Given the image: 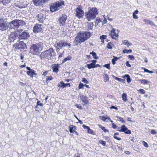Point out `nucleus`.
<instances>
[{
    "instance_id": "nucleus-1",
    "label": "nucleus",
    "mask_w": 157,
    "mask_h": 157,
    "mask_svg": "<svg viewBox=\"0 0 157 157\" xmlns=\"http://www.w3.org/2000/svg\"><path fill=\"white\" fill-rule=\"evenodd\" d=\"M7 19L6 14L3 13H0V30L6 31L10 28L9 22L7 21Z\"/></svg>"
},
{
    "instance_id": "nucleus-2",
    "label": "nucleus",
    "mask_w": 157,
    "mask_h": 157,
    "mask_svg": "<svg viewBox=\"0 0 157 157\" xmlns=\"http://www.w3.org/2000/svg\"><path fill=\"white\" fill-rule=\"evenodd\" d=\"M56 56V53L53 48H50L49 49L43 52L39 56L41 59H51V58Z\"/></svg>"
},
{
    "instance_id": "nucleus-3",
    "label": "nucleus",
    "mask_w": 157,
    "mask_h": 157,
    "mask_svg": "<svg viewBox=\"0 0 157 157\" xmlns=\"http://www.w3.org/2000/svg\"><path fill=\"white\" fill-rule=\"evenodd\" d=\"M44 46L41 42L33 44L30 48L31 52L34 55H38L43 49Z\"/></svg>"
},
{
    "instance_id": "nucleus-4",
    "label": "nucleus",
    "mask_w": 157,
    "mask_h": 157,
    "mask_svg": "<svg viewBox=\"0 0 157 157\" xmlns=\"http://www.w3.org/2000/svg\"><path fill=\"white\" fill-rule=\"evenodd\" d=\"M25 22L22 20L15 19L9 22L10 29H17L21 26L25 25Z\"/></svg>"
},
{
    "instance_id": "nucleus-5",
    "label": "nucleus",
    "mask_w": 157,
    "mask_h": 157,
    "mask_svg": "<svg viewBox=\"0 0 157 157\" xmlns=\"http://www.w3.org/2000/svg\"><path fill=\"white\" fill-rule=\"evenodd\" d=\"M98 14L97 9L96 8H93L86 13V17L88 21L94 19L96 15Z\"/></svg>"
},
{
    "instance_id": "nucleus-6",
    "label": "nucleus",
    "mask_w": 157,
    "mask_h": 157,
    "mask_svg": "<svg viewBox=\"0 0 157 157\" xmlns=\"http://www.w3.org/2000/svg\"><path fill=\"white\" fill-rule=\"evenodd\" d=\"M67 46H68L69 48H70L71 47V45L70 43L63 40H61L59 41L55 45V47L59 48L61 49Z\"/></svg>"
},
{
    "instance_id": "nucleus-7",
    "label": "nucleus",
    "mask_w": 157,
    "mask_h": 157,
    "mask_svg": "<svg viewBox=\"0 0 157 157\" xmlns=\"http://www.w3.org/2000/svg\"><path fill=\"white\" fill-rule=\"evenodd\" d=\"M30 37L29 33L25 30L19 35L18 38L19 40L21 39L26 40L28 39Z\"/></svg>"
},
{
    "instance_id": "nucleus-8",
    "label": "nucleus",
    "mask_w": 157,
    "mask_h": 157,
    "mask_svg": "<svg viewBox=\"0 0 157 157\" xmlns=\"http://www.w3.org/2000/svg\"><path fill=\"white\" fill-rule=\"evenodd\" d=\"M67 18V16L65 14H63L60 17L58 22L60 26L65 25Z\"/></svg>"
},
{
    "instance_id": "nucleus-9",
    "label": "nucleus",
    "mask_w": 157,
    "mask_h": 157,
    "mask_svg": "<svg viewBox=\"0 0 157 157\" xmlns=\"http://www.w3.org/2000/svg\"><path fill=\"white\" fill-rule=\"evenodd\" d=\"M80 34L82 38H83V39L84 40V41L88 39L92 35L93 32L88 31H85L82 33H79Z\"/></svg>"
},
{
    "instance_id": "nucleus-10",
    "label": "nucleus",
    "mask_w": 157,
    "mask_h": 157,
    "mask_svg": "<svg viewBox=\"0 0 157 157\" xmlns=\"http://www.w3.org/2000/svg\"><path fill=\"white\" fill-rule=\"evenodd\" d=\"M15 46H16L15 48L17 49H24L27 48L26 44L22 41H21L18 43L15 44Z\"/></svg>"
},
{
    "instance_id": "nucleus-11",
    "label": "nucleus",
    "mask_w": 157,
    "mask_h": 157,
    "mask_svg": "<svg viewBox=\"0 0 157 157\" xmlns=\"http://www.w3.org/2000/svg\"><path fill=\"white\" fill-rule=\"evenodd\" d=\"M18 36H19L16 33L12 32L9 36V40L10 42H14L15 40L17 39V41H19L18 38Z\"/></svg>"
},
{
    "instance_id": "nucleus-12",
    "label": "nucleus",
    "mask_w": 157,
    "mask_h": 157,
    "mask_svg": "<svg viewBox=\"0 0 157 157\" xmlns=\"http://www.w3.org/2000/svg\"><path fill=\"white\" fill-rule=\"evenodd\" d=\"M49 0H33V3L36 6H42L43 4L47 3Z\"/></svg>"
},
{
    "instance_id": "nucleus-13",
    "label": "nucleus",
    "mask_w": 157,
    "mask_h": 157,
    "mask_svg": "<svg viewBox=\"0 0 157 157\" xmlns=\"http://www.w3.org/2000/svg\"><path fill=\"white\" fill-rule=\"evenodd\" d=\"M118 131L120 132H124L126 134H131V131L130 130H128V128L125 125H122L121 128L119 127L118 128Z\"/></svg>"
},
{
    "instance_id": "nucleus-14",
    "label": "nucleus",
    "mask_w": 157,
    "mask_h": 157,
    "mask_svg": "<svg viewBox=\"0 0 157 157\" xmlns=\"http://www.w3.org/2000/svg\"><path fill=\"white\" fill-rule=\"evenodd\" d=\"M76 12L75 16L79 18H82L84 15V12L80 8H77L75 10Z\"/></svg>"
},
{
    "instance_id": "nucleus-15",
    "label": "nucleus",
    "mask_w": 157,
    "mask_h": 157,
    "mask_svg": "<svg viewBox=\"0 0 157 157\" xmlns=\"http://www.w3.org/2000/svg\"><path fill=\"white\" fill-rule=\"evenodd\" d=\"M42 25L38 24H36L33 28V32L35 33L42 32Z\"/></svg>"
},
{
    "instance_id": "nucleus-16",
    "label": "nucleus",
    "mask_w": 157,
    "mask_h": 157,
    "mask_svg": "<svg viewBox=\"0 0 157 157\" xmlns=\"http://www.w3.org/2000/svg\"><path fill=\"white\" fill-rule=\"evenodd\" d=\"M46 17V15L42 13H40L36 16L37 19L40 23H43Z\"/></svg>"
},
{
    "instance_id": "nucleus-17",
    "label": "nucleus",
    "mask_w": 157,
    "mask_h": 157,
    "mask_svg": "<svg viewBox=\"0 0 157 157\" xmlns=\"http://www.w3.org/2000/svg\"><path fill=\"white\" fill-rule=\"evenodd\" d=\"M80 33L78 34L77 36L75 37V40L74 41V43L77 45L80 42H84V40L83 39Z\"/></svg>"
},
{
    "instance_id": "nucleus-18",
    "label": "nucleus",
    "mask_w": 157,
    "mask_h": 157,
    "mask_svg": "<svg viewBox=\"0 0 157 157\" xmlns=\"http://www.w3.org/2000/svg\"><path fill=\"white\" fill-rule=\"evenodd\" d=\"M26 73L28 75L30 76L31 78H33V75H37V74L35 72V71L33 69H32L30 71H27Z\"/></svg>"
},
{
    "instance_id": "nucleus-19",
    "label": "nucleus",
    "mask_w": 157,
    "mask_h": 157,
    "mask_svg": "<svg viewBox=\"0 0 157 157\" xmlns=\"http://www.w3.org/2000/svg\"><path fill=\"white\" fill-rule=\"evenodd\" d=\"M82 101L83 103L82 105L85 106L88 103V98L86 96H82L81 98Z\"/></svg>"
},
{
    "instance_id": "nucleus-20",
    "label": "nucleus",
    "mask_w": 157,
    "mask_h": 157,
    "mask_svg": "<svg viewBox=\"0 0 157 157\" xmlns=\"http://www.w3.org/2000/svg\"><path fill=\"white\" fill-rule=\"evenodd\" d=\"M56 3H55L53 6L50 7V10L51 12H54L59 9Z\"/></svg>"
},
{
    "instance_id": "nucleus-21",
    "label": "nucleus",
    "mask_w": 157,
    "mask_h": 157,
    "mask_svg": "<svg viewBox=\"0 0 157 157\" xmlns=\"http://www.w3.org/2000/svg\"><path fill=\"white\" fill-rule=\"evenodd\" d=\"M52 70L53 72L57 73L59 70L58 68L59 67L58 64H54L53 65Z\"/></svg>"
},
{
    "instance_id": "nucleus-22",
    "label": "nucleus",
    "mask_w": 157,
    "mask_h": 157,
    "mask_svg": "<svg viewBox=\"0 0 157 157\" xmlns=\"http://www.w3.org/2000/svg\"><path fill=\"white\" fill-rule=\"evenodd\" d=\"M93 22H89L87 24V28L86 29V30L87 31H89L90 30H92L94 26Z\"/></svg>"
},
{
    "instance_id": "nucleus-23",
    "label": "nucleus",
    "mask_w": 157,
    "mask_h": 157,
    "mask_svg": "<svg viewBox=\"0 0 157 157\" xmlns=\"http://www.w3.org/2000/svg\"><path fill=\"white\" fill-rule=\"evenodd\" d=\"M122 42L123 44L126 45L128 47H129V46L132 45V44L130 42H129L128 40H123L122 41Z\"/></svg>"
},
{
    "instance_id": "nucleus-24",
    "label": "nucleus",
    "mask_w": 157,
    "mask_h": 157,
    "mask_svg": "<svg viewBox=\"0 0 157 157\" xmlns=\"http://www.w3.org/2000/svg\"><path fill=\"white\" fill-rule=\"evenodd\" d=\"M116 31L115 29H113L112 30H111L110 33L109 34V35L112 37L113 39H115V40H117V38L113 36V33H115Z\"/></svg>"
},
{
    "instance_id": "nucleus-25",
    "label": "nucleus",
    "mask_w": 157,
    "mask_h": 157,
    "mask_svg": "<svg viewBox=\"0 0 157 157\" xmlns=\"http://www.w3.org/2000/svg\"><path fill=\"white\" fill-rule=\"evenodd\" d=\"M57 6L59 9L60 7L62 5H64V2L62 1H59L56 3Z\"/></svg>"
},
{
    "instance_id": "nucleus-26",
    "label": "nucleus",
    "mask_w": 157,
    "mask_h": 157,
    "mask_svg": "<svg viewBox=\"0 0 157 157\" xmlns=\"http://www.w3.org/2000/svg\"><path fill=\"white\" fill-rule=\"evenodd\" d=\"M71 127H69V131L71 133H73L74 132V130H75L76 128V127L75 126H73V125H71Z\"/></svg>"
},
{
    "instance_id": "nucleus-27",
    "label": "nucleus",
    "mask_w": 157,
    "mask_h": 157,
    "mask_svg": "<svg viewBox=\"0 0 157 157\" xmlns=\"http://www.w3.org/2000/svg\"><path fill=\"white\" fill-rule=\"evenodd\" d=\"M58 86L59 87L64 88L66 87L65 86V83L63 82H60L58 83Z\"/></svg>"
},
{
    "instance_id": "nucleus-28",
    "label": "nucleus",
    "mask_w": 157,
    "mask_h": 157,
    "mask_svg": "<svg viewBox=\"0 0 157 157\" xmlns=\"http://www.w3.org/2000/svg\"><path fill=\"white\" fill-rule=\"evenodd\" d=\"M71 57L70 56H68L67 57L65 58L62 62V63L63 64L65 62H66L67 61L70 60L71 59Z\"/></svg>"
},
{
    "instance_id": "nucleus-29",
    "label": "nucleus",
    "mask_w": 157,
    "mask_h": 157,
    "mask_svg": "<svg viewBox=\"0 0 157 157\" xmlns=\"http://www.w3.org/2000/svg\"><path fill=\"white\" fill-rule=\"evenodd\" d=\"M127 95L125 93H124L122 94V99L124 102L126 101L127 100Z\"/></svg>"
},
{
    "instance_id": "nucleus-30",
    "label": "nucleus",
    "mask_w": 157,
    "mask_h": 157,
    "mask_svg": "<svg viewBox=\"0 0 157 157\" xmlns=\"http://www.w3.org/2000/svg\"><path fill=\"white\" fill-rule=\"evenodd\" d=\"M90 54L92 55L93 58L95 59H98V57L97 56L96 53L94 52H92L90 53Z\"/></svg>"
},
{
    "instance_id": "nucleus-31",
    "label": "nucleus",
    "mask_w": 157,
    "mask_h": 157,
    "mask_svg": "<svg viewBox=\"0 0 157 157\" xmlns=\"http://www.w3.org/2000/svg\"><path fill=\"white\" fill-rule=\"evenodd\" d=\"M120 58H118L117 57H116L115 56H113V59H112V63L113 64V65H114L115 64V62L116 61H117L118 59H119Z\"/></svg>"
},
{
    "instance_id": "nucleus-32",
    "label": "nucleus",
    "mask_w": 157,
    "mask_h": 157,
    "mask_svg": "<svg viewBox=\"0 0 157 157\" xmlns=\"http://www.w3.org/2000/svg\"><path fill=\"white\" fill-rule=\"evenodd\" d=\"M10 2V0H0V3H2L3 4H9Z\"/></svg>"
},
{
    "instance_id": "nucleus-33",
    "label": "nucleus",
    "mask_w": 157,
    "mask_h": 157,
    "mask_svg": "<svg viewBox=\"0 0 157 157\" xmlns=\"http://www.w3.org/2000/svg\"><path fill=\"white\" fill-rule=\"evenodd\" d=\"M119 135V133L118 132H115L114 134L113 137L115 139L117 140H121V138L118 137L116 136V135Z\"/></svg>"
},
{
    "instance_id": "nucleus-34",
    "label": "nucleus",
    "mask_w": 157,
    "mask_h": 157,
    "mask_svg": "<svg viewBox=\"0 0 157 157\" xmlns=\"http://www.w3.org/2000/svg\"><path fill=\"white\" fill-rule=\"evenodd\" d=\"M142 69L144 70V71L145 72H147L150 73H153L154 72L153 71H150L149 70L146 69L144 67H142Z\"/></svg>"
},
{
    "instance_id": "nucleus-35",
    "label": "nucleus",
    "mask_w": 157,
    "mask_h": 157,
    "mask_svg": "<svg viewBox=\"0 0 157 157\" xmlns=\"http://www.w3.org/2000/svg\"><path fill=\"white\" fill-rule=\"evenodd\" d=\"M113 44L111 42L109 43L107 45V48L109 49H112Z\"/></svg>"
},
{
    "instance_id": "nucleus-36",
    "label": "nucleus",
    "mask_w": 157,
    "mask_h": 157,
    "mask_svg": "<svg viewBox=\"0 0 157 157\" xmlns=\"http://www.w3.org/2000/svg\"><path fill=\"white\" fill-rule=\"evenodd\" d=\"M87 68L89 69H90L94 68V65L92 64V63L89 64H87Z\"/></svg>"
},
{
    "instance_id": "nucleus-37",
    "label": "nucleus",
    "mask_w": 157,
    "mask_h": 157,
    "mask_svg": "<svg viewBox=\"0 0 157 157\" xmlns=\"http://www.w3.org/2000/svg\"><path fill=\"white\" fill-rule=\"evenodd\" d=\"M116 117L118 118L117 120V121H121L122 123H125V121L121 117L118 116H116Z\"/></svg>"
},
{
    "instance_id": "nucleus-38",
    "label": "nucleus",
    "mask_w": 157,
    "mask_h": 157,
    "mask_svg": "<svg viewBox=\"0 0 157 157\" xmlns=\"http://www.w3.org/2000/svg\"><path fill=\"white\" fill-rule=\"evenodd\" d=\"M140 81L141 82V83H143L144 84H147L150 82L149 81L145 79L140 80Z\"/></svg>"
},
{
    "instance_id": "nucleus-39",
    "label": "nucleus",
    "mask_w": 157,
    "mask_h": 157,
    "mask_svg": "<svg viewBox=\"0 0 157 157\" xmlns=\"http://www.w3.org/2000/svg\"><path fill=\"white\" fill-rule=\"evenodd\" d=\"M115 78V79L117 80V81H118L120 82H124L125 81V79H121V78H118V77H115L114 76Z\"/></svg>"
},
{
    "instance_id": "nucleus-40",
    "label": "nucleus",
    "mask_w": 157,
    "mask_h": 157,
    "mask_svg": "<svg viewBox=\"0 0 157 157\" xmlns=\"http://www.w3.org/2000/svg\"><path fill=\"white\" fill-rule=\"evenodd\" d=\"M132 52V50L131 49L127 50L126 49H124L123 50V52L124 53H131Z\"/></svg>"
},
{
    "instance_id": "nucleus-41",
    "label": "nucleus",
    "mask_w": 157,
    "mask_h": 157,
    "mask_svg": "<svg viewBox=\"0 0 157 157\" xmlns=\"http://www.w3.org/2000/svg\"><path fill=\"white\" fill-rule=\"evenodd\" d=\"M99 117H102L103 118H104L105 119H108V120H110V118L107 115H105L104 116H100Z\"/></svg>"
},
{
    "instance_id": "nucleus-42",
    "label": "nucleus",
    "mask_w": 157,
    "mask_h": 157,
    "mask_svg": "<svg viewBox=\"0 0 157 157\" xmlns=\"http://www.w3.org/2000/svg\"><path fill=\"white\" fill-rule=\"evenodd\" d=\"M99 143L101 144L103 146H105L106 145V142L102 140H100Z\"/></svg>"
},
{
    "instance_id": "nucleus-43",
    "label": "nucleus",
    "mask_w": 157,
    "mask_h": 157,
    "mask_svg": "<svg viewBox=\"0 0 157 157\" xmlns=\"http://www.w3.org/2000/svg\"><path fill=\"white\" fill-rule=\"evenodd\" d=\"M142 143H143V145L145 147H149V145L147 142H145L144 141H142Z\"/></svg>"
},
{
    "instance_id": "nucleus-44",
    "label": "nucleus",
    "mask_w": 157,
    "mask_h": 157,
    "mask_svg": "<svg viewBox=\"0 0 157 157\" xmlns=\"http://www.w3.org/2000/svg\"><path fill=\"white\" fill-rule=\"evenodd\" d=\"M128 58L131 60H133L135 59V57L133 55H129L128 56Z\"/></svg>"
},
{
    "instance_id": "nucleus-45",
    "label": "nucleus",
    "mask_w": 157,
    "mask_h": 157,
    "mask_svg": "<svg viewBox=\"0 0 157 157\" xmlns=\"http://www.w3.org/2000/svg\"><path fill=\"white\" fill-rule=\"evenodd\" d=\"M106 36L105 35H102L100 36V39L101 40H103L105 39H106Z\"/></svg>"
},
{
    "instance_id": "nucleus-46",
    "label": "nucleus",
    "mask_w": 157,
    "mask_h": 157,
    "mask_svg": "<svg viewBox=\"0 0 157 157\" xmlns=\"http://www.w3.org/2000/svg\"><path fill=\"white\" fill-rule=\"evenodd\" d=\"M104 67H106L107 69H108L109 70L110 69V64H105L104 65Z\"/></svg>"
},
{
    "instance_id": "nucleus-47",
    "label": "nucleus",
    "mask_w": 157,
    "mask_h": 157,
    "mask_svg": "<svg viewBox=\"0 0 157 157\" xmlns=\"http://www.w3.org/2000/svg\"><path fill=\"white\" fill-rule=\"evenodd\" d=\"M88 133L90 134H94V131L91 129L90 128L87 131Z\"/></svg>"
},
{
    "instance_id": "nucleus-48",
    "label": "nucleus",
    "mask_w": 157,
    "mask_h": 157,
    "mask_svg": "<svg viewBox=\"0 0 157 157\" xmlns=\"http://www.w3.org/2000/svg\"><path fill=\"white\" fill-rule=\"evenodd\" d=\"M82 81L85 83L88 84L89 83L88 81L85 78H82Z\"/></svg>"
},
{
    "instance_id": "nucleus-49",
    "label": "nucleus",
    "mask_w": 157,
    "mask_h": 157,
    "mask_svg": "<svg viewBox=\"0 0 157 157\" xmlns=\"http://www.w3.org/2000/svg\"><path fill=\"white\" fill-rule=\"evenodd\" d=\"M101 129L102 130H103V131L105 132H109L108 130H107V129H105V127L101 126Z\"/></svg>"
},
{
    "instance_id": "nucleus-50",
    "label": "nucleus",
    "mask_w": 157,
    "mask_h": 157,
    "mask_svg": "<svg viewBox=\"0 0 157 157\" xmlns=\"http://www.w3.org/2000/svg\"><path fill=\"white\" fill-rule=\"evenodd\" d=\"M100 19L96 18L95 21V24L98 25V23L100 21Z\"/></svg>"
},
{
    "instance_id": "nucleus-51",
    "label": "nucleus",
    "mask_w": 157,
    "mask_h": 157,
    "mask_svg": "<svg viewBox=\"0 0 157 157\" xmlns=\"http://www.w3.org/2000/svg\"><path fill=\"white\" fill-rule=\"evenodd\" d=\"M139 92H140L142 94H144L145 92V91L144 90L142 89H140L139 90Z\"/></svg>"
},
{
    "instance_id": "nucleus-52",
    "label": "nucleus",
    "mask_w": 157,
    "mask_h": 157,
    "mask_svg": "<svg viewBox=\"0 0 157 157\" xmlns=\"http://www.w3.org/2000/svg\"><path fill=\"white\" fill-rule=\"evenodd\" d=\"M84 86V85L81 83H80L78 86V88L79 89L82 88Z\"/></svg>"
},
{
    "instance_id": "nucleus-53",
    "label": "nucleus",
    "mask_w": 157,
    "mask_h": 157,
    "mask_svg": "<svg viewBox=\"0 0 157 157\" xmlns=\"http://www.w3.org/2000/svg\"><path fill=\"white\" fill-rule=\"evenodd\" d=\"M149 24L151 25V26H156V25H155L154 22L152 21H150V22H148Z\"/></svg>"
},
{
    "instance_id": "nucleus-54",
    "label": "nucleus",
    "mask_w": 157,
    "mask_h": 157,
    "mask_svg": "<svg viewBox=\"0 0 157 157\" xmlns=\"http://www.w3.org/2000/svg\"><path fill=\"white\" fill-rule=\"evenodd\" d=\"M52 76H50L47 77L46 78V81H48V80H52Z\"/></svg>"
},
{
    "instance_id": "nucleus-55",
    "label": "nucleus",
    "mask_w": 157,
    "mask_h": 157,
    "mask_svg": "<svg viewBox=\"0 0 157 157\" xmlns=\"http://www.w3.org/2000/svg\"><path fill=\"white\" fill-rule=\"evenodd\" d=\"M156 133H157L156 132L155 130H154V129H152L151 130V134H152L153 135H154V134H155Z\"/></svg>"
},
{
    "instance_id": "nucleus-56",
    "label": "nucleus",
    "mask_w": 157,
    "mask_h": 157,
    "mask_svg": "<svg viewBox=\"0 0 157 157\" xmlns=\"http://www.w3.org/2000/svg\"><path fill=\"white\" fill-rule=\"evenodd\" d=\"M134 102H131V103H130V105H131V109L132 110V111H133L134 110V108L132 107V104H134Z\"/></svg>"
},
{
    "instance_id": "nucleus-57",
    "label": "nucleus",
    "mask_w": 157,
    "mask_h": 157,
    "mask_svg": "<svg viewBox=\"0 0 157 157\" xmlns=\"http://www.w3.org/2000/svg\"><path fill=\"white\" fill-rule=\"evenodd\" d=\"M37 106L40 105V106H42L43 105V104L40 103V101H39L37 102Z\"/></svg>"
},
{
    "instance_id": "nucleus-58",
    "label": "nucleus",
    "mask_w": 157,
    "mask_h": 157,
    "mask_svg": "<svg viewBox=\"0 0 157 157\" xmlns=\"http://www.w3.org/2000/svg\"><path fill=\"white\" fill-rule=\"evenodd\" d=\"M126 65L127 66L129 67H131V65L129 63V62L128 61L126 62Z\"/></svg>"
},
{
    "instance_id": "nucleus-59",
    "label": "nucleus",
    "mask_w": 157,
    "mask_h": 157,
    "mask_svg": "<svg viewBox=\"0 0 157 157\" xmlns=\"http://www.w3.org/2000/svg\"><path fill=\"white\" fill-rule=\"evenodd\" d=\"M75 105L77 106V107L78 108V109H83V107L82 106L80 105L79 106L78 105Z\"/></svg>"
},
{
    "instance_id": "nucleus-60",
    "label": "nucleus",
    "mask_w": 157,
    "mask_h": 157,
    "mask_svg": "<svg viewBox=\"0 0 157 157\" xmlns=\"http://www.w3.org/2000/svg\"><path fill=\"white\" fill-rule=\"evenodd\" d=\"M48 71H45L42 74V75L44 76H45L48 74Z\"/></svg>"
},
{
    "instance_id": "nucleus-61",
    "label": "nucleus",
    "mask_w": 157,
    "mask_h": 157,
    "mask_svg": "<svg viewBox=\"0 0 157 157\" xmlns=\"http://www.w3.org/2000/svg\"><path fill=\"white\" fill-rule=\"evenodd\" d=\"M112 127L113 128L115 129L117 128V126L115 125L114 123H112Z\"/></svg>"
},
{
    "instance_id": "nucleus-62",
    "label": "nucleus",
    "mask_w": 157,
    "mask_h": 157,
    "mask_svg": "<svg viewBox=\"0 0 157 157\" xmlns=\"http://www.w3.org/2000/svg\"><path fill=\"white\" fill-rule=\"evenodd\" d=\"M127 82L128 83L131 82V80L130 76L129 77H128V78H127Z\"/></svg>"
},
{
    "instance_id": "nucleus-63",
    "label": "nucleus",
    "mask_w": 157,
    "mask_h": 157,
    "mask_svg": "<svg viewBox=\"0 0 157 157\" xmlns=\"http://www.w3.org/2000/svg\"><path fill=\"white\" fill-rule=\"evenodd\" d=\"M105 80L106 81H109V78L108 77V75H107L106 74L105 75Z\"/></svg>"
},
{
    "instance_id": "nucleus-64",
    "label": "nucleus",
    "mask_w": 157,
    "mask_h": 157,
    "mask_svg": "<svg viewBox=\"0 0 157 157\" xmlns=\"http://www.w3.org/2000/svg\"><path fill=\"white\" fill-rule=\"evenodd\" d=\"M113 36H115V37H118V34L117 33H116L115 32L113 33Z\"/></svg>"
}]
</instances>
